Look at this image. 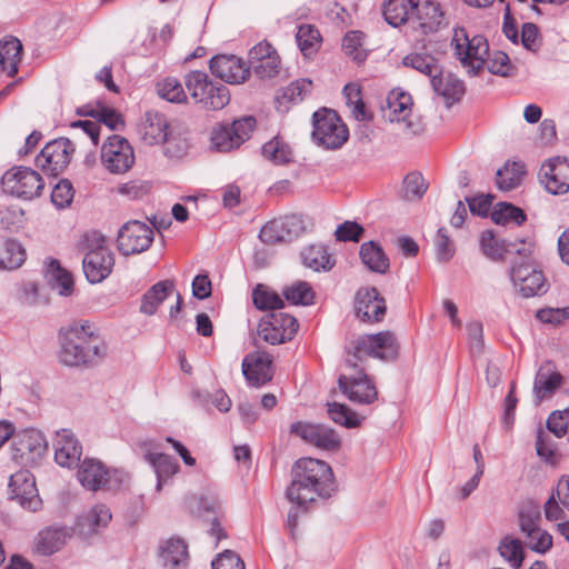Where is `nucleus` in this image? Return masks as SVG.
<instances>
[{
  "label": "nucleus",
  "mask_w": 569,
  "mask_h": 569,
  "mask_svg": "<svg viewBox=\"0 0 569 569\" xmlns=\"http://www.w3.org/2000/svg\"><path fill=\"white\" fill-rule=\"evenodd\" d=\"M101 164L112 174L126 173L134 163L133 148L118 134L110 136L101 147Z\"/></svg>",
  "instance_id": "obj_10"
},
{
  "label": "nucleus",
  "mask_w": 569,
  "mask_h": 569,
  "mask_svg": "<svg viewBox=\"0 0 569 569\" xmlns=\"http://www.w3.org/2000/svg\"><path fill=\"white\" fill-rule=\"evenodd\" d=\"M9 496L31 511L38 510L41 506L34 477L26 469L19 470L10 477Z\"/></svg>",
  "instance_id": "obj_23"
},
{
  "label": "nucleus",
  "mask_w": 569,
  "mask_h": 569,
  "mask_svg": "<svg viewBox=\"0 0 569 569\" xmlns=\"http://www.w3.org/2000/svg\"><path fill=\"white\" fill-rule=\"evenodd\" d=\"M540 183L552 194H565L569 191V161L566 158L546 160L538 173Z\"/></svg>",
  "instance_id": "obj_22"
},
{
  "label": "nucleus",
  "mask_w": 569,
  "mask_h": 569,
  "mask_svg": "<svg viewBox=\"0 0 569 569\" xmlns=\"http://www.w3.org/2000/svg\"><path fill=\"white\" fill-rule=\"evenodd\" d=\"M359 254L362 263L371 271L386 273L389 270V259L382 248L376 242L368 241L362 243Z\"/></svg>",
  "instance_id": "obj_37"
},
{
  "label": "nucleus",
  "mask_w": 569,
  "mask_h": 569,
  "mask_svg": "<svg viewBox=\"0 0 569 569\" xmlns=\"http://www.w3.org/2000/svg\"><path fill=\"white\" fill-rule=\"evenodd\" d=\"M491 219L497 224L513 222L520 226L526 220V214L522 209L511 203L501 202L492 210Z\"/></svg>",
  "instance_id": "obj_51"
},
{
  "label": "nucleus",
  "mask_w": 569,
  "mask_h": 569,
  "mask_svg": "<svg viewBox=\"0 0 569 569\" xmlns=\"http://www.w3.org/2000/svg\"><path fill=\"white\" fill-rule=\"evenodd\" d=\"M455 54L465 68L477 73L485 66L488 41L482 36L470 38L465 28H456L451 39Z\"/></svg>",
  "instance_id": "obj_6"
},
{
  "label": "nucleus",
  "mask_w": 569,
  "mask_h": 569,
  "mask_svg": "<svg viewBox=\"0 0 569 569\" xmlns=\"http://www.w3.org/2000/svg\"><path fill=\"white\" fill-rule=\"evenodd\" d=\"M73 187L68 180H60L51 192V201L58 208H66L73 199Z\"/></svg>",
  "instance_id": "obj_61"
},
{
  "label": "nucleus",
  "mask_w": 569,
  "mask_h": 569,
  "mask_svg": "<svg viewBox=\"0 0 569 569\" xmlns=\"http://www.w3.org/2000/svg\"><path fill=\"white\" fill-rule=\"evenodd\" d=\"M22 43L17 38L0 41V66L8 77L18 73L21 61Z\"/></svg>",
  "instance_id": "obj_36"
},
{
  "label": "nucleus",
  "mask_w": 569,
  "mask_h": 569,
  "mask_svg": "<svg viewBox=\"0 0 569 569\" xmlns=\"http://www.w3.org/2000/svg\"><path fill=\"white\" fill-rule=\"evenodd\" d=\"M480 246L482 252L492 260H502L506 256V241L497 238L490 230L481 233Z\"/></svg>",
  "instance_id": "obj_54"
},
{
  "label": "nucleus",
  "mask_w": 569,
  "mask_h": 569,
  "mask_svg": "<svg viewBox=\"0 0 569 569\" xmlns=\"http://www.w3.org/2000/svg\"><path fill=\"white\" fill-rule=\"evenodd\" d=\"M525 536L527 543L532 551L538 553H546L552 547V536L541 528L536 529L535 531Z\"/></svg>",
  "instance_id": "obj_59"
},
{
  "label": "nucleus",
  "mask_w": 569,
  "mask_h": 569,
  "mask_svg": "<svg viewBox=\"0 0 569 569\" xmlns=\"http://www.w3.org/2000/svg\"><path fill=\"white\" fill-rule=\"evenodd\" d=\"M147 458L156 470L158 476L157 487L160 490L162 482L178 472L179 466L172 457L161 452L149 453Z\"/></svg>",
  "instance_id": "obj_45"
},
{
  "label": "nucleus",
  "mask_w": 569,
  "mask_h": 569,
  "mask_svg": "<svg viewBox=\"0 0 569 569\" xmlns=\"http://www.w3.org/2000/svg\"><path fill=\"white\" fill-rule=\"evenodd\" d=\"M184 84L193 101L208 110H220L230 101L228 88L212 80L203 71H191L184 78Z\"/></svg>",
  "instance_id": "obj_4"
},
{
  "label": "nucleus",
  "mask_w": 569,
  "mask_h": 569,
  "mask_svg": "<svg viewBox=\"0 0 569 569\" xmlns=\"http://www.w3.org/2000/svg\"><path fill=\"white\" fill-rule=\"evenodd\" d=\"M327 413L335 423L348 429L360 427L362 422V418L343 403L328 402Z\"/></svg>",
  "instance_id": "obj_44"
},
{
  "label": "nucleus",
  "mask_w": 569,
  "mask_h": 569,
  "mask_svg": "<svg viewBox=\"0 0 569 569\" xmlns=\"http://www.w3.org/2000/svg\"><path fill=\"white\" fill-rule=\"evenodd\" d=\"M525 174V166L521 162H506V164L497 171L496 183L502 191H510L517 188Z\"/></svg>",
  "instance_id": "obj_40"
},
{
  "label": "nucleus",
  "mask_w": 569,
  "mask_h": 569,
  "mask_svg": "<svg viewBox=\"0 0 569 569\" xmlns=\"http://www.w3.org/2000/svg\"><path fill=\"white\" fill-rule=\"evenodd\" d=\"M427 188L426 180L420 173L411 172L403 180L405 194L409 200L421 198Z\"/></svg>",
  "instance_id": "obj_57"
},
{
  "label": "nucleus",
  "mask_w": 569,
  "mask_h": 569,
  "mask_svg": "<svg viewBox=\"0 0 569 569\" xmlns=\"http://www.w3.org/2000/svg\"><path fill=\"white\" fill-rule=\"evenodd\" d=\"M252 300L254 306L260 310H276L283 307V300L281 297L262 284H258L253 290Z\"/></svg>",
  "instance_id": "obj_53"
},
{
  "label": "nucleus",
  "mask_w": 569,
  "mask_h": 569,
  "mask_svg": "<svg viewBox=\"0 0 569 569\" xmlns=\"http://www.w3.org/2000/svg\"><path fill=\"white\" fill-rule=\"evenodd\" d=\"M363 40L365 34L361 31H349L342 39L345 54L357 63H362L368 56Z\"/></svg>",
  "instance_id": "obj_46"
},
{
  "label": "nucleus",
  "mask_w": 569,
  "mask_h": 569,
  "mask_svg": "<svg viewBox=\"0 0 569 569\" xmlns=\"http://www.w3.org/2000/svg\"><path fill=\"white\" fill-rule=\"evenodd\" d=\"M433 90L441 96L448 106L459 101L465 93V86L461 80L451 73H443L441 70L431 79Z\"/></svg>",
  "instance_id": "obj_34"
},
{
  "label": "nucleus",
  "mask_w": 569,
  "mask_h": 569,
  "mask_svg": "<svg viewBox=\"0 0 569 569\" xmlns=\"http://www.w3.org/2000/svg\"><path fill=\"white\" fill-rule=\"evenodd\" d=\"M262 154L266 159L276 164H283L291 160V150L278 138H274L262 146Z\"/></svg>",
  "instance_id": "obj_55"
},
{
  "label": "nucleus",
  "mask_w": 569,
  "mask_h": 569,
  "mask_svg": "<svg viewBox=\"0 0 569 569\" xmlns=\"http://www.w3.org/2000/svg\"><path fill=\"white\" fill-rule=\"evenodd\" d=\"M173 292L174 282L172 280L157 282L143 295L140 306L141 312L148 316L154 315L163 300L173 295Z\"/></svg>",
  "instance_id": "obj_35"
},
{
  "label": "nucleus",
  "mask_w": 569,
  "mask_h": 569,
  "mask_svg": "<svg viewBox=\"0 0 569 569\" xmlns=\"http://www.w3.org/2000/svg\"><path fill=\"white\" fill-rule=\"evenodd\" d=\"M329 495L317 489L307 481L292 476V481L287 489V498L293 505L301 507L303 510H308V506L315 502L318 498H325Z\"/></svg>",
  "instance_id": "obj_33"
},
{
  "label": "nucleus",
  "mask_w": 569,
  "mask_h": 569,
  "mask_svg": "<svg viewBox=\"0 0 569 569\" xmlns=\"http://www.w3.org/2000/svg\"><path fill=\"white\" fill-rule=\"evenodd\" d=\"M11 443L12 459L22 466H32L39 461L46 451L42 435L34 429L13 433Z\"/></svg>",
  "instance_id": "obj_13"
},
{
  "label": "nucleus",
  "mask_w": 569,
  "mask_h": 569,
  "mask_svg": "<svg viewBox=\"0 0 569 569\" xmlns=\"http://www.w3.org/2000/svg\"><path fill=\"white\" fill-rule=\"evenodd\" d=\"M485 66L489 72L502 77H510L516 71L508 54L499 50L492 52L488 51V54L485 57Z\"/></svg>",
  "instance_id": "obj_50"
},
{
  "label": "nucleus",
  "mask_w": 569,
  "mask_h": 569,
  "mask_svg": "<svg viewBox=\"0 0 569 569\" xmlns=\"http://www.w3.org/2000/svg\"><path fill=\"white\" fill-rule=\"evenodd\" d=\"M159 558L168 569H180L189 562L188 546L182 539L170 538L159 547Z\"/></svg>",
  "instance_id": "obj_30"
},
{
  "label": "nucleus",
  "mask_w": 569,
  "mask_h": 569,
  "mask_svg": "<svg viewBox=\"0 0 569 569\" xmlns=\"http://www.w3.org/2000/svg\"><path fill=\"white\" fill-rule=\"evenodd\" d=\"M365 232V229L355 221H346L338 226L335 234L340 241H355L358 242Z\"/></svg>",
  "instance_id": "obj_64"
},
{
  "label": "nucleus",
  "mask_w": 569,
  "mask_h": 569,
  "mask_svg": "<svg viewBox=\"0 0 569 569\" xmlns=\"http://www.w3.org/2000/svg\"><path fill=\"white\" fill-rule=\"evenodd\" d=\"M420 0H385L382 13L392 27L411 23Z\"/></svg>",
  "instance_id": "obj_29"
},
{
  "label": "nucleus",
  "mask_w": 569,
  "mask_h": 569,
  "mask_svg": "<svg viewBox=\"0 0 569 569\" xmlns=\"http://www.w3.org/2000/svg\"><path fill=\"white\" fill-rule=\"evenodd\" d=\"M286 300L296 306H310L315 300V291L307 281L298 280L282 290Z\"/></svg>",
  "instance_id": "obj_43"
},
{
  "label": "nucleus",
  "mask_w": 569,
  "mask_h": 569,
  "mask_svg": "<svg viewBox=\"0 0 569 569\" xmlns=\"http://www.w3.org/2000/svg\"><path fill=\"white\" fill-rule=\"evenodd\" d=\"M396 353V338L390 331L360 337L355 345L353 353L348 355L346 359V372L338 379L341 392L352 402L373 403L378 399V390L365 370L358 369V362L367 357L386 360L393 358Z\"/></svg>",
  "instance_id": "obj_1"
},
{
  "label": "nucleus",
  "mask_w": 569,
  "mask_h": 569,
  "mask_svg": "<svg viewBox=\"0 0 569 569\" xmlns=\"http://www.w3.org/2000/svg\"><path fill=\"white\" fill-rule=\"evenodd\" d=\"M387 311L386 300L376 288L360 289L356 296L357 316L366 322H379Z\"/></svg>",
  "instance_id": "obj_25"
},
{
  "label": "nucleus",
  "mask_w": 569,
  "mask_h": 569,
  "mask_svg": "<svg viewBox=\"0 0 569 569\" xmlns=\"http://www.w3.org/2000/svg\"><path fill=\"white\" fill-rule=\"evenodd\" d=\"M412 98L409 93L392 90L382 107V117L389 122L402 124L405 130L416 133L418 124L412 121Z\"/></svg>",
  "instance_id": "obj_20"
},
{
  "label": "nucleus",
  "mask_w": 569,
  "mask_h": 569,
  "mask_svg": "<svg viewBox=\"0 0 569 569\" xmlns=\"http://www.w3.org/2000/svg\"><path fill=\"white\" fill-rule=\"evenodd\" d=\"M112 516L110 509L104 505L94 506L84 518V526L92 530L106 527L111 520Z\"/></svg>",
  "instance_id": "obj_60"
},
{
  "label": "nucleus",
  "mask_w": 569,
  "mask_h": 569,
  "mask_svg": "<svg viewBox=\"0 0 569 569\" xmlns=\"http://www.w3.org/2000/svg\"><path fill=\"white\" fill-rule=\"evenodd\" d=\"M157 92L159 97L173 103H183L188 99L182 84L176 78H166L159 81Z\"/></svg>",
  "instance_id": "obj_52"
},
{
  "label": "nucleus",
  "mask_w": 569,
  "mask_h": 569,
  "mask_svg": "<svg viewBox=\"0 0 569 569\" xmlns=\"http://www.w3.org/2000/svg\"><path fill=\"white\" fill-rule=\"evenodd\" d=\"M27 258V252L20 242L8 239L0 248V267L12 270L19 268Z\"/></svg>",
  "instance_id": "obj_41"
},
{
  "label": "nucleus",
  "mask_w": 569,
  "mask_h": 569,
  "mask_svg": "<svg viewBox=\"0 0 569 569\" xmlns=\"http://www.w3.org/2000/svg\"><path fill=\"white\" fill-rule=\"evenodd\" d=\"M297 44L305 57L312 56L321 46V34L312 24H301L296 34Z\"/></svg>",
  "instance_id": "obj_42"
},
{
  "label": "nucleus",
  "mask_w": 569,
  "mask_h": 569,
  "mask_svg": "<svg viewBox=\"0 0 569 569\" xmlns=\"http://www.w3.org/2000/svg\"><path fill=\"white\" fill-rule=\"evenodd\" d=\"M80 483L92 491L104 487L109 481V470L94 459H86L77 472Z\"/></svg>",
  "instance_id": "obj_32"
},
{
  "label": "nucleus",
  "mask_w": 569,
  "mask_h": 569,
  "mask_svg": "<svg viewBox=\"0 0 569 569\" xmlns=\"http://www.w3.org/2000/svg\"><path fill=\"white\" fill-rule=\"evenodd\" d=\"M536 450L537 455L545 461L551 465L558 461L556 443H553L549 436L542 430H539L537 435Z\"/></svg>",
  "instance_id": "obj_58"
},
{
  "label": "nucleus",
  "mask_w": 569,
  "mask_h": 569,
  "mask_svg": "<svg viewBox=\"0 0 569 569\" xmlns=\"http://www.w3.org/2000/svg\"><path fill=\"white\" fill-rule=\"evenodd\" d=\"M48 273L51 277L52 288L57 289L61 296H70L73 291V278L70 272L62 269L57 260H51L48 264Z\"/></svg>",
  "instance_id": "obj_47"
},
{
  "label": "nucleus",
  "mask_w": 569,
  "mask_h": 569,
  "mask_svg": "<svg viewBox=\"0 0 569 569\" xmlns=\"http://www.w3.org/2000/svg\"><path fill=\"white\" fill-rule=\"evenodd\" d=\"M153 229L141 221L133 220L122 226L118 234V249L124 256L138 254L151 246Z\"/></svg>",
  "instance_id": "obj_14"
},
{
  "label": "nucleus",
  "mask_w": 569,
  "mask_h": 569,
  "mask_svg": "<svg viewBox=\"0 0 569 569\" xmlns=\"http://www.w3.org/2000/svg\"><path fill=\"white\" fill-rule=\"evenodd\" d=\"M402 62L406 67H411L419 72L430 77V79L440 72V66L438 64L437 60L427 53L407 54Z\"/></svg>",
  "instance_id": "obj_48"
},
{
  "label": "nucleus",
  "mask_w": 569,
  "mask_h": 569,
  "mask_svg": "<svg viewBox=\"0 0 569 569\" xmlns=\"http://www.w3.org/2000/svg\"><path fill=\"white\" fill-rule=\"evenodd\" d=\"M139 134L149 146L167 143L166 153L169 157H180L181 151H173L170 147L172 140L169 138V122L162 113L148 111L139 124Z\"/></svg>",
  "instance_id": "obj_17"
},
{
  "label": "nucleus",
  "mask_w": 569,
  "mask_h": 569,
  "mask_svg": "<svg viewBox=\"0 0 569 569\" xmlns=\"http://www.w3.org/2000/svg\"><path fill=\"white\" fill-rule=\"evenodd\" d=\"M305 231L301 216L286 214L274 218L262 226L259 232L260 240L266 244H277L290 241Z\"/></svg>",
  "instance_id": "obj_12"
},
{
  "label": "nucleus",
  "mask_w": 569,
  "mask_h": 569,
  "mask_svg": "<svg viewBox=\"0 0 569 569\" xmlns=\"http://www.w3.org/2000/svg\"><path fill=\"white\" fill-rule=\"evenodd\" d=\"M301 259L307 268L317 272L330 270L335 264L327 248L322 244H310L306 247L301 251Z\"/></svg>",
  "instance_id": "obj_38"
},
{
  "label": "nucleus",
  "mask_w": 569,
  "mask_h": 569,
  "mask_svg": "<svg viewBox=\"0 0 569 569\" xmlns=\"http://www.w3.org/2000/svg\"><path fill=\"white\" fill-rule=\"evenodd\" d=\"M248 66L258 78L271 79L279 74L281 59L271 43L260 41L249 50Z\"/></svg>",
  "instance_id": "obj_18"
},
{
  "label": "nucleus",
  "mask_w": 569,
  "mask_h": 569,
  "mask_svg": "<svg viewBox=\"0 0 569 569\" xmlns=\"http://www.w3.org/2000/svg\"><path fill=\"white\" fill-rule=\"evenodd\" d=\"M254 127L256 119L250 116L234 120L231 124H218L211 131V146L220 152L239 148L249 139Z\"/></svg>",
  "instance_id": "obj_7"
},
{
  "label": "nucleus",
  "mask_w": 569,
  "mask_h": 569,
  "mask_svg": "<svg viewBox=\"0 0 569 569\" xmlns=\"http://www.w3.org/2000/svg\"><path fill=\"white\" fill-rule=\"evenodd\" d=\"M437 257L441 261H449L455 254V247L445 228H440L435 238Z\"/></svg>",
  "instance_id": "obj_62"
},
{
  "label": "nucleus",
  "mask_w": 569,
  "mask_h": 569,
  "mask_svg": "<svg viewBox=\"0 0 569 569\" xmlns=\"http://www.w3.org/2000/svg\"><path fill=\"white\" fill-rule=\"evenodd\" d=\"M59 361L68 367L91 366L107 356L99 328L89 320L74 321L59 332Z\"/></svg>",
  "instance_id": "obj_2"
},
{
  "label": "nucleus",
  "mask_w": 569,
  "mask_h": 569,
  "mask_svg": "<svg viewBox=\"0 0 569 569\" xmlns=\"http://www.w3.org/2000/svg\"><path fill=\"white\" fill-rule=\"evenodd\" d=\"M499 552L502 558L510 562L511 567L518 569L523 560L522 546L517 539L506 538L499 546Z\"/></svg>",
  "instance_id": "obj_56"
},
{
  "label": "nucleus",
  "mask_w": 569,
  "mask_h": 569,
  "mask_svg": "<svg viewBox=\"0 0 569 569\" xmlns=\"http://www.w3.org/2000/svg\"><path fill=\"white\" fill-rule=\"evenodd\" d=\"M272 360L266 352H252L242 361V372L252 387H261L272 379Z\"/></svg>",
  "instance_id": "obj_27"
},
{
  "label": "nucleus",
  "mask_w": 569,
  "mask_h": 569,
  "mask_svg": "<svg viewBox=\"0 0 569 569\" xmlns=\"http://www.w3.org/2000/svg\"><path fill=\"white\" fill-rule=\"evenodd\" d=\"M82 248L87 251L82 261L86 278L91 283L103 281L114 266V254L106 238L97 231L88 232L83 236Z\"/></svg>",
  "instance_id": "obj_3"
},
{
  "label": "nucleus",
  "mask_w": 569,
  "mask_h": 569,
  "mask_svg": "<svg viewBox=\"0 0 569 569\" xmlns=\"http://www.w3.org/2000/svg\"><path fill=\"white\" fill-rule=\"evenodd\" d=\"M290 432L319 449L338 450L341 446L336 430L325 425L298 421L291 425Z\"/></svg>",
  "instance_id": "obj_21"
},
{
  "label": "nucleus",
  "mask_w": 569,
  "mask_h": 569,
  "mask_svg": "<svg viewBox=\"0 0 569 569\" xmlns=\"http://www.w3.org/2000/svg\"><path fill=\"white\" fill-rule=\"evenodd\" d=\"M563 376L557 370L551 361L543 362L535 377L533 395L537 403L550 399L555 392L562 386Z\"/></svg>",
  "instance_id": "obj_26"
},
{
  "label": "nucleus",
  "mask_w": 569,
  "mask_h": 569,
  "mask_svg": "<svg viewBox=\"0 0 569 569\" xmlns=\"http://www.w3.org/2000/svg\"><path fill=\"white\" fill-rule=\"evenodd\" d=\"M74 151L72 142L67 138L48 142L37 157V166L51 176H58L71 160Z\"/></svg>",
  "instance_id": "obj_16"
},
{
  "label": "nucleus",
  "mask_w": 569,
  "mask_h": 569,
  "mask_svg": "<svg viewBox=\"0 0 569 569\" xmlns=\"http://www.w3.org/2000/svg\"><path fill=\"white\" fill-rule=\"evenodd\" d=\"M2 188L18 198L33 199L40 196L44 182L36 170L28 167H16L3 174Z\"/></svg>",
  "instance_id": "obj_9"
},
{
  "label": "nucleus",
  "mask_w": 569,
  "mask_h": 569,
  "mask_svg": "<svg viewBox=\"0 0 569 569\" xmlns=\"http://www.w3.org/2000/svg\"><path fill=\"white\" fill-rule=\"evenodd\" d=\"M349 137V130L338 113L322 108L313 113L312 138L326 149L340 148Z\"/></svg>",
  "instance_id": "obj_5"
},
{
  "label": "nucleus",
  "mask_w": 569,
  "mask_h": 569,
  "mask_svg": "<svg viewBox=\"0 0 569 569\" xmlns=\"http://www.w3.org/2000/svg\"><path fill=\"white\" fill-rule=\"evenodd\" d=\"M211 566L212 569H244L242 559L231 550L219 553Z\"/></svg>",
  "instance_id": "obj_63"
},
{
  "label": "nucleus",
  "mask_w": 569,
  "mask_h": 569,
  "mask_svg": "<svg viewBox=\"0 0 569 569\" xmlns=\"http://www.w3.org/2000/svg\"><path fill=\"white\" fill-rule=\"evenodd\" d=\"M297 319L284 312H271L263 317L258 326L259 337L271 345L284 343L297 333Z\"/></svg>",
  "instance_id": "obj_11"
},
{
  "label": "nucleus",
  "mask_w": 569,
  "mask_h": 569,
  "mask_svg": "<svg viewBox=\"0 0 569 569\" xmlns=\"http://www.w3.org/2000/svg\"><path fill=\"white\" fill-rule=\"evenodd\" d=\"M81 113L84 116H90L96 118L98 122L91 120H79L71 124L72 128H79L81 131L87 134L93 146H98L99 137H100V124L99 122L104 123L111 130H118L123 127L124 122L119 112L114 109L107 107L104 103L97 101L96 104H87L81 109Z\"/></svg>",
  "instance_id": "obj_8"
},
{
  "label": "nucleus",
  "mask_w": 569,
  "mask_h": 569,
  "mask_svg": "<svg viewBox=\"0 0 569 569\" xmlns=\"http://www.w3.org/2000/svg\"><path fill=\"white\" fill-rule=\"evenodd\" d=\"M67 541V533L62 529L48 528L39 532L36 541L38 553L49 556L62 548Z\"/></svg>",
  "instance_id": "obj_39"
},
{
  "label": "nucleus",
  "mask_w": 569,
  "mask_h": 569,
  "mask_svg": "<svg viewBox=\"0 0 569 569\" xmlns=\"http://www.w3.org/2000/svg\"><path fill=\"white\" fill-rule=\"evenodd\" d=\"M292 475L329 496L333 490V473L331 467L322 460L301 458L295 463Z\"/></svg>",
  "instance_id": "obj_15"
},
{
  "label": "nucleus",
  "mask_w": 569,
  "mask_h": 569,
  "mask_svg": "<svg viewBox=\"0 0 569 569\" xmlns=\"http://www.w3.org/2000/svg\"><path fill=\"white\" fill-rule=\"evenodd\" d=\"M443 12L438 2L427 0L417 6L411 26L415 29H420L422 33L436 31L441 24Z\"/></svg>",
  "instance_id": "obj_31"
},
{
  "label": "nucleus",
  "mask_w": 569,
  "mask_h": 569,
  "mask_svg": "<svg viewBox=\"0 0 569 569\" xmlns=\"http://www.w3.org/2000/svg\"><path fill=\"white\" fill-rule=\"evenodd\" d=\"M53 446L54 459L58 465L70 468L80 460L81 447L70 430L58 431Z\"/></svg>",
  "instance_id": "obj_28"
},
{
  "label": "nucleus",
  "mask_w": 569,
  "mask_h": 569,
  "mask_svg": "<svg viewBox=\"0 0 569 569\" xmlns=\"http://www.w3.org/2000/svg\"><path fill=\"white\" fill-rule=\"evenodd\" d=\"M519 527L522 533L529 535L530 532L539 529V521L541 517L540 507L533 501H526L519 510Z\"/></svg>",
  "instance_id": "obj_49"
},
{
  "label": "nucleus",
  "mask_w": 569,
  "mask_h": 569,
  "mask_svg": "<svg viewBox=\"0 0 569 569\" xmlns=\"http://www.w3.org/2000/svg\"><path fill=\"white\" fill-rule=\"evenodd\" d=\"M211 72L221 80L239 84L250 77V67L236 54H217L210 60Z\"/></svg>",
  "instance_id": "obj_24"
},
{
  "label": "nucleus",
  "mask_w": 569,
  "mask_h": 569,
  "mask_svg": "<svg viewBox=\"0 0 569 569\" xmlns=\"http://www.w3.org/2000/svg\"><path fill=\"white\" fill-rule=\"evenodd\" d=\"M510 278L518 291L525 298L542 295L548 290L547 280L541 270L537 269L529 261L513 264Z\"/></svg>",
  "instance_id": "obj_19"
}]
</instances>
